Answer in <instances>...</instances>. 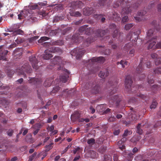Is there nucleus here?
<instances>
[{
    "label": "nucleus",
    "mask_w": 161,
    "mask_h": 161,
    "mask_svg": "<svg viewBox=\"0 0 161 161\" xmlns=\"http://www.w3.org/2000/svg\"><path fill=\"white\" fill-rule=\"evenodd\" d=\"M32 71L31 67L29 65L28 63H26L22 66L20 69H16V71L19 73V75H24V72L27 73H31Z\"/></svg>",
    "instance_id": "20e7f679"
},
{
    "label": "nucleus",
    "mask_w": 161,
    "mask_h": 161,
    "mask_svg": "<svg viewBox=\"0 0 161 161\" xmlns=\"http://www.w3.org/2000/svg\"><path fill=\"white\" fill-rule=\"evenodd\" d=\"M139 34L136 32H134L132 34L128 33L127 35V38L129 37V39L130 40L134 41H137Z\"/></svg>",
    "instance_id": "ddd939ff"
},
{
    "label": "nucleus",
    "mask_w": 161,
    "mask_h": 161,
    "mask_svg": "<svg viewBox=\"0 0 161 161\" xmlns=\"http://www.w3.org/2000/svg\"><path fill=\"white\" fill-rule=\"evenodd\" d=\"M95 39H93L91 37H89L87 38L85 41L83 42V47H86L89 46V45L92 42H93Z\"/></svg>",
    "instance_id": "6ab92c4d"
},
{
    "label": "nucleus",
    "mask_w": 161,
    "mask_h": 161,
    "mask_svg": "<svg viewBox=\"0 0 161 161\" xmlns=\"http://www.w3.org/2000/svg\"><path fill=\"white\" fill-rule=\"evenodd\" d=\"M58 33V30H52L49 32V35L51 36H53L55 35Z\"/></svg>",
    "instance_id": "c03bdc74"
},
{
    "label": "nucleus",
    "mask_w": 161,
    "mask_h": 161,
    "mask_svg": "<svg viewBox=\"0 0 161 161\" xmlns=\"http://www.w3.org/2000/svg\"><path fill=\"white\" fill-rule=\"evenodd\" d=\"M156 23V21L155 20H154L153 22H152V24L153 25L155 29L158 31H159V25H155V24Z\"/></svg>",
    "instance_id": "a19ab883"
},
{
    "label": "nucleus",
    "mask_w": 161,
    "mask_h": 161,
    "mask_svg": "<svg viewBox=\"0 0 161 161\" xmlns=\"http://www.w3.org/2000/svg\"><path fill=\"white\" fill-rule=\"evenodd\" d=\"M96 109L97 111V110H99V111H110L111 109H109V108H106V105L105 104H101L98 106L97 108Z\"/></svg>",
    "instance_id": "a211bd4d"
},
{
    "label": "nucleus",
    "mask_w": 161,
    "mask_h": 161,
    "mask_svg": "<svg viewBox=\"0 0 161 161\" xmlns=\"http://www.w3.org/2000/svg\"><path fill=\"white\" fill-rule=\"evenodd\" d=\"M53 101L51 100H49L47 103L45 105V106H43V107H42V108H45L46 109H47L48 107L52 103V102Z\"/></svg>",
    "instance_id": "6e6d98bb"
},
{
    "label": "nucleus",
    "mask_w": 161,
    "mask_h": 161,
    "mask_svg": "<svg viewBox=\"0 0 161 161\" xmlns=\"http://www.w3.org/2000/svg\"><path fill=\"white\" fill-rule=\"evenodd\" d=\"M47 129L48 132H50V135H54L58 132L57 130H54V126L53 125L48 126L47 128Z\"/></svg>",
    "instance_id": "4be33fe9"
},
{
    "label": "nucleus",
    "mask_w": 161,
    "mask_h": 161,
    "mask_svg": "<svg viewBox=\"0 0 161 161\" xmlns=\"http://www.w3.org/2000/svg\"><path fill=\"white\" fill-rule=\"evenodd\" d=\"M52 63L54 65H58L59 67L58 70H62L65 72L64 75L60 76V80L63 82L65 83L69 77V75L70 73L68 70L64 68L65 61L62 58L59 56H55L51 61Z\"/></svg>",
    "instance_id": "f257e3e1"
},
{
    "label": "nucleus",
    "mask_w": 161,
    "mask_h": 161,
    "mask_svg": "<svg viewBox=\"0 0 161 161\" xmlns=\"http://www.w3.org/2000/svg\"><path fill=\"white\" fill-rule=\"evenodd\" d=\"M39 37L38 36H36L32 37L29 39V42L30 43H34V41L37 39Z\"/></svg>",
    "instance_id": "ea45409f"
},
{
    "label": "nucleus",
    "mask_w": 161,
    "mask_h": 161,
    "mask_svg": "<svg viewBox=\"0 0 161 161\" xmlns=\"http://www.w3.org/2000/svg\"><path fill=\"white\" fill-rule=\"evenodd\" d=\"M106 0H99L98 3V6H103L105 4Z\"/></svg>",
    "instance_id": "a18cd8bd"
},
{
    "label": "nucleus",
    "mask_w": 161,
    "mask_h": 161,
    "mask_svg": "<svg viewBox=\"0 0 161 161\" xmlns=\"http://www.w3.org/2000/svg\"><path fill=\"white\" fill-rule=\"evenodd\" d=\"M60 87L59 86H56L54 87L51 92V94L55 93L60 90Z\"/></svg>",
    "instance_id": "3c124183"
},
{
    "label": "nucleus",
    "mask_w": 161,
    "mask_h": 161,
    "mask_svg": "<svg viewBox=\"0 0 161 161\" xmlns=\"http://www.w3.org/2000/svg\"><path fill=\"white\" fill-rule=\"evenodd\" d=\"M132 133L131 131H129L127 130H125L124 133L123 134V136H127L129 135H131Z\"/></svg>",
    "instance_id": "09e8293b"
},
{
    "label": "nucleus",
    "mask_w": 161,
    "mask_h": 161,
    "mask_svg": "<svg viewBox=\"0 0 161 161\" xmlns=\"http://www.w3.org/2000/svg\"><path fill=\"white\" fill-rule=\"evenodd\" d=\"M117 88L115 87L114 89L110 92V94L109 96H107V97L108 98H110L109 96H112L117 91ZM122 99L121 97L118 95H115L112 96L111 97L109 100V102L110 103H114L116 105V106L118 107L119 105V103Z\"/></svg>",
    "instance_id": "7ed1b4c3"
},
{
    "label": "nucleus",
    "mask_w": 161,
    "mask_h": 161,
    "mask_svg": "<svg viewBox=\"0 0 161 161\" xmlns=\"http://www.w3.org/2000/svg\"><path fill=\"white\" fill-rule=\"evenodd\" d=\"M52 82V80L51 79H47L44 83V86L46 87H48L51 86Z\"/></svg>",
    "instance_id": "c756f323"
},
{
    "label": "nucleus",
    "mask_w": 161,
    "mask_h": 161,
    "mask_svg": "<svg viewBox=\"0 0 161 161\" xmlns=\"http://www.w3.org/2000/svg\"><path fill=\"white\" fill-rule=\"evenodd\" d=\"M28 81L30 83L35 85L36 86V87H37L39 86L41 84L42 80L41 79L36 78L33 77L31 78L28 80Z\"/></svg>",
    "instance_id": "9d476101"
},
{
    "label": "nucleus",
    "mask_w": 161,
    "mask_h": 161,
    "mask_svg": "<svg viewBox=\"0 0 161 161\" xmlns=\"http://www.w3.org/2000/svg\"><path fill=\"white\" fill-rule=\"evenodd\" d=\"M111 50L110 49H106L103 52V53L106 55H109L111 53Z\"/></svg>",
    "instance_id": "603ef678"
},
{
    "label": "nucleus",
    "mask_w": 161,
    "mask_h": 161,
    "mask_svg": "<svg viewBox=\"0 0 161 161\" xmlns=\"http://www.w3.org/2000/svg\"><path fill=\"white\" fill-rule=\"evenodd\" d=\"M87 26V25H84L80 27L79 29V32L81 33L85 32Z\"/></svg>",
    "instance_id": "4c0bfd02"
},
{
    "label": "nucleus",
    "mask_w": 161,
    "mask_h": 161,
    "mask_svg": "<svg viewBox=\"0 0 161 161\" xmlns=\"http://www.w3.org/2000/svg\"><path fill=\"white\" fill-rule=\"evenodd\" d=\"M47 1H45L44 2H39L38 3V4L40 6H44L47 4Z\"/></svg>",
    "instance_id": "774afa93"
},
{
    "label": "nucleus",
    "mask_w": 161,
    "mask_h": 161,
    "mask_svg": "<svg viewBox=\"0 0 161 161\" xmlns=\"http://www.w3.org/2000/svg\"><path fill=\"white\" fill-rule=\"evenodd\" d=\"M131 47V44L130 43H129L124 46V49L125 50V51L128 52Z\"/></svg>",
    "instance_id": "37998d69"
},
{
    "label": "nucleus",
    "mask_w": 161,
    "mask_h": 161,
    "mask_svg": "<svg viewBox=\"0 0 161 161\" xmlns=\"http://www.w3.org/2000/svg\"><path fill=\"white\" fill-rule=\"evenodd\" d=\"M3 45L0 46V60H6V56L8 53V51L2 48Z\"/></svg>",
    "instance_id": "9b49d317"
},
{
    "label": "nucleus",
    "mask_w": 161,
    "mask_h": 161,
    "mask_svg": "<svg viewBox=\"0 0 161 161\" xmlns=\"http://www.w3.org/2000/svg\"><path fill=\"white\" fill-rule=\"evenodd\" d=\"M95 140L93 139H89L87 141V143L89 144H92L94 143Z\"/></svg>",
    "instance_id": "69168bd1"
},
{
    "label": "nucleus",
    "mask_w": 161,
    "mask_h": 161,
    "mask_svg": "<svg viewBox=\"0 0 161 161\" xmlns=\"http://www.w3.org/2000/svg\"><path fill=\"white\" fill-rule=\"evenodd\" d=\"M131 8H130V7L129 8V5L127 7L123 8L122 10L121 13L122 15H125V14H128L131 12Z\"/></svg>",
    "instance_id": "a878e982"
},
{
    "label": "nucleus",
    "mask_w": 161,
    "mask_h": 161,
    "mask_svg": "<svg viewBox=\"0 0 161 161\" xmlns=\"http://www.w3.org/2000/svg\"><path fill=\"white\" fill-rule=\"evenodd\" d=\"M80 114L78 111H76L74 114L71 115V118L76 119L79 118L80 117Z\"/></svg>",
    "instance_id": "2f4dec72"
},
{
    "label": "nucleus",
    "mask_w": 161,
    "mask_h": 161,
    "mask_svg": "<svg viewBox=\"0 0 161 161\" xmlns=\"http://www.w3.org/2000/svg\"><path fill=\"white\" fill-rule=\"evenodd\" d=\"M92 31V28H86L84 33L86 35H89L90 34L91 32Z\"/></svg>",
    "instance_id": "de8ad7c7"
},
{
    "label": "nucleus",
    "mask_w": 161,
    "mask_h": 161,
    "mask_svg": "<svg viewBox=\"0 0 161 161\" xmlns=\"http://www.w3.org/2000/svg\"><path fill=\"white\" fill-rule=\"evenodd\" d=\"M156 36H154L147 41L149 45L147 47L148 49L152 48L156 43Z\"/></svg>",
    "instance_id": "dca6fc26"
},
{
    "label": "nucleus",
    "mask_w": 161,
    "mask_h": 161,
    "mask_svg": "<svg viewBox=\"0 0 161 161\" xmlns=\"http://www.w3.org/2000/svg\"><path fill=\"white\" fill-rule=\"evenodd\" d=\"M5 94L3 92H0V104L2 108H6L8 106L9 102L5 98Z\"/></svg>",
    "instance_id": "423d86ee"
},
{
    "label": "nucleus",
    "mask_w": 161,
    "mask_h": 161,
    "mask_svg": "<svg viewBox=\"0 0 161 161\" xmlns=\"http://www.w3.org/2000/svg\"><path fill=\"white\" fill-rule=\"evenodd\" d=\"M109 45H111V48L113 49H116L118 47V45L115 43L113 42L112 41H110L108 42Z\"/></svg>",
    "instance_id": "72a5a7b5"
},
{
    "label": "nucleus",
    "mask_w": 161,
    "mask_h": 161,
    "mask_svg": "<svg viewBox=\"0 0 161 161\" xmlns=\"http://www.w3.org/2000/svg\"><path fill=\"white\" fill-rule=\"evenodd\" d=\"M41 125L38 123L36 124L33 126L34 128L36 129H39V130H40V129L41 128Z\"/></svg>",
    "instance_id": "0e129e2a"
},
{
    "label": "nucleus",
    "mask_w": 161,
    "mask_h": 161,
    "mask_svg": "<svg viewBox=\"0 0 161 161\" xmlns=\"http://www.w3.org/2000/svg\"><path fill=\"white\" fill-rule=\"evenodd\" d=\"M49 39V38L47 36L42 37L41 38L38 40V42L39 43H42L43 42Z\"/></svg>",
    "instance_id": "473e14b6"
},
{
    "label": "nucleus",
    "mask_w": 161,
    "mask_h": 161,
    "mask_svg": "<svg viewBox=\"0 0 161 161\" xmlns=\"http://www.w3.org/2000/svg\"><path fill=\"white\" fill-rule=\"evenodd\" d=\"M158 104L157 101L155 99H153L150 106V109H153L157 107Z\"/></svg>",
    "instance_id": "7c9ffc66"
},
{
    "label": "nucleus",
    "mask_w": 161,
    "mask_h": 161,
    "mask_svg": "<svg viewBox=\"0 0 161 161\" xmlns=\"http://www.w3.org/2000/svg\"><path fill=\"white\" fill-rule=\"evenodd\" d=\"M103 14H100L98 15V17L99 18H101V21L102 23H103L105 22V18L104 17H103Z\"/></svg>",
    "instance_id": "bf43d9fd"
},
{
    "label": "nucleus",
    "mask_w": 161,
    "mask_h": 161,
    "mask_svg": "<svg viewBox=\"0 0 161 161\" xmlns=\"http://www.w3.org/2000/svg\"><path fill=\"white\" fill-rule=\"evenodd\" d=\"M52 57V54L48 49H47L45 50L44 54L43 55L42 57L44 59L48 60Z\"/></svg>",
    "instance_id": "f3484780"
},
{
    "label": "nucleus",
    "mask_w": 161,
    "mask_h": 161,
    "mask_svg": "<svg viewBox=\"0 0 161 161\" xmlns=\"http://www.w3.org/2000/svg\"><path fill=\"white\" fill-rule=\"evenodd\" d=\"M29 61L31 63L33 69L36 70L38 69L39 66L38 65L37 60L35 55H32L30 57Z\"/></svg>",
    "instance_id": "0eeeda50"
},
{
    "label": "nucleus",
    "mask_w": 161,
    "mask_h": 161,
    "mask_svg": "<svg viewBox=\"0 0 161 161\" xmlns=\"http://www.w3.org/2000/svg\"><path fill=\"white\" fill-rule=\"evenodd\" d=\"M153 34V29H150L148 30L147 33V36L148 37H151Z\"/></svg>",
    "instance_id": "8fccbe9b"
},
{
    "label": "nucleus",
    "mask_w": 161,
    "mask_h": 161,
    "mask_svg": "<svg viewBox=\"0 0 161 161\" xmlns=\"http://www.w3.org/2000/svg\"><path fill=\"white\" fill-rule=\"evenodd\" d=\"M141 125V124H139L137 126V132L140 135L142 134V130L140 128Z\"/></svg>",
    "instance_id": "79ce46f5"
},
{
    "label": "nucleus",
    "mask_w": 161,
    "mask_h": 161,
    "mask_svg": "<svg viewBox=\"0 0 161 161\" xmlns=\"http://www.w3.org/2000/svg\"><path fill=\"white\" fill-rule=\"evenodd\" d=\"M155 63L156 65H158L161 64V58H157L155 60Z\"/></svg>",
    "instance_id": "13d9d810"
},
{
    "label": "nucleus",
    "mask_w": 161,
    "mask_h": 161,
    "mask_svg": "<svg viewBox=\"0 0 161 161\" xmlns=\"http://www.w3.org/2000/svg\"><path fill=\"white\" fill-rule=\"evenodd\" d=\"M51 43L53 45L61 46L63 44L64 42L62 40H58L51 42Z\"/></svg>",
    "instance_id": "cd10ccee"
},
{
    "label": "nucleus",
    "mask_w": 161,
    "mask_h": 161,
    "mask_svg": "<svg viewBox=\"0 0 161 161\" xmlns=\"http://www.w3.org/2000/svg\"><path fill=\"white\" fill-rule=\"evenodd\" d=\"M85 52L84 50L76 48L71 51L70 54L72 56H75L76 59H80L82 57Z\"/></svg>",
    "instance_id": "39448f33"
},
{
    "label": "nucleus",
    "mask_w": 161,
    "mask_h": 161,
    "mask_svg": "<svg viewBox=\"0 0 161 161\" xmlns=\"http://www.w3.org/2000/svg\"><path fill=\"white\" fill-rule=\"evenodd\" d=\"M137 101V99H136L135 97H133L129 99L128 102L129 103H135Z\"/></svg>",
    "instance_id": "4d7b16f0"
},
{
    "label": "nucleus",
    "mask_w": 161,
    "mask_h": 161,
    "mask_svg": "<svg viewBox=\"0 0 161 161\" xmlns=\"http://www.w3.org/2000/svg\"><path fill=\"white\" fill-rule=\"evenodd\" d=\"M89 119L88 118L86 119H80L79 120V121L80 122H83L84 121H85L86 122H89Z\"/></svg>",
    "instance_id": "e2e57ef3"
},
{
    "label": "nucleus",
    "mask_w": 161,
    "mask_h": 161,
    "mask_svg": "<svg viewBox=\"0 0 161 161\" xmlns=\"http://www.w3.org/2000/svg\"><path fill=\"white\" fill-rule=\"evenodd\" d=\"M128 62L125 60H121L119 62V64H121L123 68H125L127 65Z\"/></svg>",
    "instance_id": "e433bc0d"
},
{
    "label": "nucleus",
    "mask_w": 161,
    "mask_h": 161,
    "mask_svg": "<svg viewBox=\"0 0 161 161\" xmlns=\"http://www.w3.org/2000/svg\"><path fill=\"white\" fill-rule=\"evenodd\" d=\"M51 53H62V50L58 47H53L47 49Z\"/></svg>",
    "instance_id": "2eb2a0df"
},
{
    "label": "nucleus",
    "mask_w": 161,
    "mask_h": 161,
    "mask_svg": "<svg viewBox=\"0 0 161 161\" xmlns=\"http://www.w3.org/2000/svg\"><path fill=\"white\" fill-rule=\"evenodd\" d=\"M119 29H116L113 33L112 35L113 38L116 37L118 35L119 32Z\"/></svg>",
    "instance_id": "864d4df0"
},
{
    "label": "nucleus",
    "mask_w": 161,
    "mask_h": 161,
    "mask_svg": "<svg viewBox=\"0 0 161 161\" xmlns=\"http://www.w3.org/2000/svg\"><path fill=\"white\" fill-rule=\"evenodd\" d=\"M133 26V24L130 23L126 25L125 26V28L126 30H129Z\"/></svg>",
    "instance_id": "49530a36"
},
{
    "label": "nucleus",
    "mask_w": 161,
    "mask_h": 161,
    "mask_svg": "<svg viewBox=\"0 0 161 161\" xmlns=\"http://www.w3.org/2000/svg\"><path fill=\"white\" fill-rule=\"evenodd\" d=\"M105 61V58L102 56L98 57H93L89 60L88 61L89 64L91 65H93L95 62H98L103 63Z\"/></svg>",
    "instance_id": "6e6552de"
},
{
    "label": "nucleus",
    "mask_w": 161,
    "mask_h": 161,
    "mask_svg": "<svg viewBox=\"0 0 161 161\" xmlns=\"http://www.w3.org/2000/svg\"><path fill=\"white\" fill-rule=\"evenodd\" d=\"M72 4L76 9L81 8L84 6L83 3L80 1L75 2L72 3Z\"/></svg>",
    "instance_id": "aec40b11"
},
{
    "label": "nucleus",
    "mask_w": 161,
    "mask_h": 161,
    "mask_svg": "<svg viewBox=\"0 0 161 161\" xmlns=\"http://www.w3.org/2000/svg\"><path fill=\"white\" fill-rule=\"evenodd\" d=\"M27 13V12L26 11H21L19 14H18V18L19 19H21L24 18V17H25V16H24V14H26Z\"/></svg>",
    "instance_id": "f704fd0d"
},
{
    "label": "nucleus",
    "mask_w": 161,
    "mask_h": 161,
    "mask_svg": "<svg viewBox=\"0 0 161 161\" xmlns=\"http://www.w3.org/2000/svg\"><path fill=\"white\" fill-rule=\"evenodd\" d=\"M116 28V25L114 23H111L109 26V28L110 29H114Z\"/></svg>",
    "instance_id": "680f3d73"
},
{
    "label": "nucleus",
    "mask_w": 161,
    "mask_h": 161,
    "mask_svg": "<svg viewBox=\"0 0 161 161\" xmlns=\"http://www.w3.org/2000/svg\"><path fill=\"white\" fill-rule=\"evenodd\" d=\"M154 73L155 74H161V67H158L153 70Z\"/></svg>",
    "instance_id": "c9c22d12"
},
{
    "label": "nucleus",
    "mask_w": 161,
    "mask_h": 161,
    "mask_svg": "<svg viewBox=\"0 0 161 161\" xmlns=\"http://www.w3.org/2000/svg\"><path fill=\"white\" fill-rule=\"evenodd\" d=\"M132 83V81L131 76L130 75L127 76L125 79V88L128 89V91L129 92H131L133 93H135L136 92L137 90H139L140 91L146 89L143 87L144 85L143 84L136 86L131 87Z\"/></svg>",
    "instance_id": "f03ea898"
},
{
    "label": "nucleus",
    "mask_w": 161,
    "mask_h": 161,
    "mask_svg": "<svg viewBox=\"0 0 161 161\" xmlns=\"http://www.w3.org/2000/svg\"><path fill=\"white\" fill-rule=\"evenodd\" d=\"M108 30H106L99 29L97 30L95 33V35L97 37H102L106 33H107Z\"/></svg>",
    "instance_id": "4468645a"
},
{
    "label": "nucleus",
    "mask_w": 161,
    "mask_h": 161,
    "mask_svg": "<svg viewBox=\"0 0 161 161\" xmlns=\"http://www.w3.org/2000/svg\"><path fill=\"white\" fill-rule=\"evenodd\" d=\"M150 75H149L148 76V80H147V82L149 84L151 85L153 84L154 83V80L153 79H151L149 78Z\"/></svg>",
    "instance_id": "5fc2aeb1"
},
{
    "label": "nucleus",
    "mask_w": 161,
    "mask_h": 161,
    "mask_svg": "<svg viewBox=\"0 0 161 161\" xmlns=\"http://www.w3.org/2000/svg\"><path fill=\"white\" fill-rule=\"evenodd\" d=\"M128 20V17L127 16H125L122 18V22L123 23H125Z\"/></svg>",
    "instance_id": "052dcab7"
},
{
    "label": "nucleus",
    "mask_w": 161,
    "mask_h": 161,
    "mask_svg": "<svg viewBox=\"0 0 161 161\" xmlns=\"http://www.w3.org/2000/svg\"><path fill=\"white\" fill-rule=\"evenodd\" d=\"M86 155L88 157H90L92 158H95L97 157V154L94 151L90 150L86 153Z\"/></svg>",
    "instance_id": "b1692460"
},
{
    "label": "nucleus",
    "mask_w": 161,
    "mask_h": 161,
    "mask_svg": "<svg viewBox=\"0 0 161 161\" xmlns=\"http://www.w3.org/2000/svg\"><path fill=\"white\" fill-rule=\"evenodd\" d=\"M145 13V12H144L143 11H141L140 12H139L138 13V14L139 16L134 17V18L136 21H141V19L140 17L139 16H143Z\"/></svg>",
    "instance_id": "c85d7f7f"
},
{
    "label": "nucleus",
    "mask_w": 161,
    "mask_h": 161,
    "mask_svg": "<svg viewBox=\"0 0 161 161\" xmlns=\"http://www.w3.org/2000/svg\"><path fill=\"white\" fill-rule=\"evenodd\" d=\"M142 59L143 58H142V59L141 60L139 65L137 66L136 68V72L137 73L139 74H140L143 71V68L142 67L143 63H142Z\"/></svg>",
    "instance_id": "5701e85b"
},
{
    "label": "nucleus",
    "mask_w": 161,
    "mask_h": 161,
    "mask_svg": "<svg viewBox=\"0 0 161 161\" xmlns=\"http://www.w3.org/2000/svg\"><path fill=\"white\" fill-rule=\"evenodd\" d=\"M23 32V31L21 30L20 29H18L15 31L14 32V34H21Z\"/></svg>",
    "instance_id": "338daca9"
},
{
    "label": "nucleus",
    "mask_w": 161,
    "mask_h": 161,
    "mask_svg": "<svg viewBox=\"0 0 161 161\" xmlns=\"http://www.w3.org/2000/svg\"><path fill=\"white\" fill-rule=\"evenodd\" d=\"M109 75V72L108 70L101 71L99 74L98 75L99 77L102 78H105L108 76Z\"/></svg>",
    "instance_id": "393cba45"
},
{
    "label": "nucleus",
    "mask_w": 161,
    "mask_h": 161,
    "mask_svg": "<svg viewBox=\"0 0 161 161\" xmlns=\"http://www.w3.org/2000/svg\"><path fill=\"white\" fill-rule=\"evenodd\" d=\"M100 87L97 85H96L92 89V92L94 94L98 93L100 92Z\"/></svg>",
    "instance_id": "bb28decb"
},
{
    "label": "nucleus",
    "mask_w": 161,
    "mask_h": 161,
    "mask_svg": "<svg viewBox=\"0 0 161 161\" xmlns=\"http://www.w3.org/2000/svg\"><path fill=\"white\" fill-rule=\"evenodd\" d=\"M82 36H81L78 34L74 35L72 36V40L75 43H78L80 42L83 40Z\"/></svg>",
    "instance_id": "f8f14e48"
},
{
    "label": "nucleus",
    "mask_w": 161,
    "mask_h": 161,
    "mask_svg": "<svg viewBox=\"0 0 161 161\" xmlns=\"http://www.w3.org/2000/svg\"><path fill=\"white\" fill-rule=\"evenodd\" d=\"M84 15L89 16L96 12V10L92 7H86L83 10Z\"/></svg>",
    "instance_id": "1a4fd4ad"
},
{
    "label": "nucleus",
    "mask_w": 161,
    "mask_h": 161,
    "mask_svg": "<svg viewBox=\"0 0 161 161\" xmlns=\"http://www.w3.org/2000/svg\"><path fill=\"white\" fill-rule=\"evenodd\" d=\"M109 17L115 21H119L121 19L119 15L115 12H113L112 15L110 16Z\"/></svg>",
    "instance_id": "412c9836"
},
{
    "label": "nucleus",
    "mask_w": 161,
    "mask_h": 161,
    "mask_svg": "<svg viewBox=\"0 0 161 161\" xmlns=\"http://www.w3.org/2000/svg\"><path fill=\"white\" fill-rule=\"evenodd\" d=\"M82 150L79 147L75 148L73 150V152L74 154H75L76 153H81Z\"/></svg>",
    "instance_id": "58836bf2"
}]
</instances>
